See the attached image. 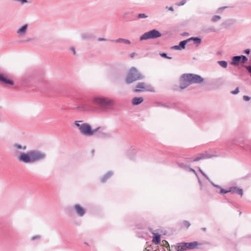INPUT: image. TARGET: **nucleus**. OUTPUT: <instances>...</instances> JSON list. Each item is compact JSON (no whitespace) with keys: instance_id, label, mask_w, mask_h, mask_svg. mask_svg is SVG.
Wrapping results in <instances>:
<instances>
[{"instance_id":"b1692460","label":"nucleus","mask_w":251,"mask_h":251,"mask_svg":"<svg viewBox=\"0 0 251 251\" xmlns=\"http://www.w3.org/2000/svg\"><path fill=\"white\" fill-rule=\"evenodd\" d=\"M221 19V17L220 16L215 15L212 19V21L213 22H216L219 20Z\"/></svg>"},{"instance_id":"4c0bfd02","label":"nucleus","mask_w":251,"mask_h":251,"mask_svg":"<svg viewBox=\"0 0 251 251\" xmlns=\"http://www.w3.org/2000/svg\"><path fill=\"white\" fill-rule=\"evenodd\" d=\"M71 50L73 51L74 54H75V51L74 48H71Z\"/></svg>"},{"instance_id":"39448f33","label":"nucleus","mask_w":251,"mask_h":251,"mask_svg":"<svg viewBox=\"0 0 251 251\" xmlns=\"http://www.w3.org/2000/svg\"><path fill=\"white\" fill-rule=\"evenodd\" d=\"M99 128L92 129L91 126L88 124H82L81 125L80 132L85 135L91 136L98 130Z\"/></svg>"},{"instance_id":"4468645a","label":"nucleus","mask_w":251,"mask_h":251,"mask_svg":"<svg viewBox=\"0 0 251 251\" xmlns=\"http://www.w3.org/2000/svg\"><path fill=\"white\" fill-rule=\"evenodd\" d=\"M176 251H185L187 250L185 243H181L178 244V246L176 247Z\"/></svg>"},{"instance_id":"9b49d317","label":"nucleus","mask_w":251,"mask_h":251,"mask_svg":"<svg viewBox=\"0 0 251 251\" xmlns=\"http://www.w3.org/2000/svg\"><path fill=\"white\" fill-rule=\"evenodd\" d=\"M191 78L193 83H199L203 81V79L201 76L197 75L191 74Z\"/></svg>"},{"instance_id":"37998d69","label":"nucleus","mask_w":251,"mask_h":251,"mask_svg":"<svg viewBox=\"0 0 251 251\" xmlns=\"http://www.w3.org/2000/svg\"><path fill=\"white\" fill-rule=\"evenodd\" d=\"M191 171L192 172H193L194 173H195V174L196 173V171H195L194 169H191Z\"/></svg>"},{"instance_id":"ea45409f","label":"nucleus","mask_w":251,"mask_h":251,"mask_svg":"<svg viewBox=\"0 0 251 251\" xmlns=\"http://www.w3.org/2000/svg\"><path fill=\"white\" fill-rule=\"evenodd\" d=\"M169 10H171V11H174V8H173V7H169Z\"/></svg>"},{"instance_id":"c756f323","label":"nucleus","mask_w":251,"mask_h":251,"mask_svg":"<svg viewBox=\"0 0 251 251\" xmlns=\"http://www.w3.org/2000/svg\"><path fill=\"white\" fill-rule=\"evenodd\" d=\"M239 88H238V87H237V88H236V89H235L234 91H232V92H231V93H232V94H236L238 93H239Z\"/></svg>"},{"instance_id":"f257e3e1","label":"nucleus","mask_w":251,"mask_h":251,"mask_svg":"<svg viewBox=\"0 0 251 251\" xmlns=\"http://www.w3.org/2000/svg\"><path fill=\"white\" fill-rule=\"evenodd\" d=\"M14 147L15 148L14 150L15 156L19 161L25 163L35 162L43 159L45 157L44 153L36 150L30 151L26 153L21 152L19 151L22 149L26 150V146H22L19 144H15Z\"/></svg>"},{"instance_id":"a19ab883","label":"nucleus","mask_w":251,"mask_h":251,"mask_svg":"<svg viewBox=\"0 0 251 251\" xmlns=\"http://www.w3.org/2000/svg\"><path fill=\"white\" fill-rule=\"evenodd\" d=\"M98 40H99V41H105V39H104V38H99V39H98Z\"/></svg>"},{"instance_id":"473e14b6","label":"nucleus","mask_w":251,"mask_h":251,"mask_svg":"<svg viewBox=\"0 0 251 251\" xmlns=\"http://www.w3.org/2000/svg\"><path fill=\"white\" fill-rule=\"evenodd\" d=\"M160 55H161V56H163V57H166V58H169V59L171 58V57H167V54L165 53H161V54H160Z\"/></svg>"},{"instance_id":"c9c22d12","label":"nucleus","mask_w":251,"mask_h":251,"mask_svg":"<svg viewBox=\"0 0 251 251\" xmlns=\"http://www.w3.org/2000/svg\"><path fill=\"white\" fill-rule=\"evenodd\" d=\"M135 54H136V53H135V52H133V53H131V54H130V57H131V58H133V57L135 56Z\"/></svg>"},{"instance_id":"ddd939ff","label":"nucleus","mask_w":251,"mask_h":251,"mask_svg":"<svg viewBox=\"0 0 251 251\" xmlns=\"http://www.w3.org/2000/svg\"><path fill=\"white\" fill-rule=\"evenodd\" d=\"M186 248L188 249H194L198 246L199 243L197 242H193L191 243H185Z\"/></svg>"},{"instance_id":"1a4fd4ad","label":"nucleus","mask_w":251,"mask_h":251,"mask_svg":"<svg viewBox=\"0 0 251 251\" xmlns=\"http://www.w3.org/2000/svg\"><path fill=\"white\" fill-rule=\"evenodd\" d=\"M181 81H185L189 85L192 84V79L191 78V74H184L181 77Z\"/></svg>"},{"instance_id":"393cba45","label":"nucleus","mask_w":251,"mask_h":251,"mask_svg":"<svg viewBox=\"0 0 251 251\" xmlns=\"http://www.w3.org/2000/svg\"><path fill=\"white\" fill-rule=\"evenodd\" d=\"M241 57V61L242 63H245L247 61L248 58L244 55L240 56Z\"/></svg>"},{"instance_id":"aec40b11","label":"nucleus","mask_w":251,"mask_h":251,"mask_svg":"<svg viewBox=\"0 0 251 251\" xmlns=\"http://www.w3.org/2000/svg\"><path fill=\"white\" fill-rule=\"evenodd\" d=\"M113 41L115 43L123 42L126 44H130V42L129 40H126V39H121V38H119V39L116 40L115 41Z\"/></svg>"},{"instance_id":"e433bc0d","label":"nucleus","mask_w":251,"mask_h":251,"mask_svg":"<svg viewBox=\"0 0 251 251\" xmlns=\"http://www.w3.org/2000/svg\"><path fill=\"white\" fill-rule=\"evenodd\" d=\"M250 52V49H246L245 50V52L246 53H247V54H249Z\"/></svg>"},{"instance_id":"7c9ffc66","label":"nucleus","mask_w":251,"mask_h":251,"mask_svg":"<svg viewBox=\"0 0 251 251\" xmlns=\"http://www.w3.org/2000/svg\"><path fill=\"white\" fill-rule=\"evenodd\" d=\"M243 99L246 101H248L250 100V98L247 96H244L243 97Z\"/></svg>"},{"instance_id":"6ab92c4d","label":"nucleus","mask_w":251,"mask_h":251,"mask_svg":"<svg viewBox=\"0 0 251 251\" xmlns=\"http://www.w3.org/2000/svg\"><path fill=\"white\" fill-rule=\"evenodd\" d=\"M200 160L204 159L206 158H209L211 157V155L208 154L207 153H201L198 155Z\"/></svg>"},{"instance_id":"0eeeda50","label":"nucleus","mask_w":251,"mask_h":251,"mask_svg":"<svg viewBox=\"0 0 251 251\" xmlns=\"http://www.w3.org/2000/svg\"><path fill=\"white\" fill-rule=\"evenodd\" d=\"M191 40H194L196 42H197L198 43L200 44L201 43V39L197 37H192L190 38L187 40H184L182 41H181L178 46H175L172 47V49L175 50H181L182 49H184L185 48V45L188 42L191 41Z\"/></svg>"},{"instance_id":"6e6552de","label":"nucleus","mask_w":251,"mask_h":251,"mask_svg":"<svg viewBox=\"0 0 251 251\" xmlns=\"http://www.w3.org/2000/svg\"><path fill=\"white\" fill-rule=\"evenodd\" d=\"M0 81L4 84L13 85V81L10 79L6 75L3 74H0Z\"/></svg>"},{"instance_id":"2f4dec72","label":"nucleus","mask_w":251,"mask_h":251,"mask_svg":"<svg viewBox=\"0 0 251 251\" xmlns=\"http://www.w3.org/2000/svg\"><path fill=\"white\" fill-rule=\"evenodd\" d=\"M200 160H201L199 159V157H198V155L197 156H196L193 159V161H194V162L198 161H200Z\"/></svg>"},{"instance_id":"c03bdc74","label":"nucleus","mask_w":251,"mask_h":251,"mask_svg":"<svg viewBox=\"0 0 251 251\" xmlns=\"http://www.w3.org/2000/svg\"><path fill=\"white\" fill-rule=\"evenodd\" d=\"M85 244L87 245V246H89L88 244V243H85Z\"/></svg>"},{"instance_id":"c85d7f7f","label":"nucleus","mask_w":251,"mask_h":251,"mask_svg":"<svg viewBox=\"0 0 251 251\" xmlns=\"http://www.w3.org/2000/svg\"><path fill=\"white\" fill-rule=\"evenodd\" d=\"M183 225L187 228H188L190 225V223L187 221H184L183 223Z\"/></svg>"},{"instance_id":"58836bf2","label":"nucleus","mask_w":251,"mask_h":251,"mask_svg":"<svg viewBox=\"0 0 251 251\" xmlns=\"http://www.w3.org/2000/svg\"><path fill=\"white\" fill-rule=\"evenodd\" d=\"M144 251H152L151 247H149L148 249L146 248Z\"/></svg>"},{"instance_id":"9d476101","label":"nucleus","mask_w":251,"mask_h":251,"mask_svg":"<svg viewBox=\"0 0 251 251\" xmlns=\"http://www.w3.org/2000/svg\"><path fill=\"white\" fill-rule=\"evenodd\" d=\"M75 209L76 213L80 216H82L85 212V210L81 207L79 204H76L74 206Z\"/></svg>"},{"instance_id":"7ed1b4c3","label":"nucleus","mask_w":251,"mask_h":251,"mask_svg":"<svg viewBox=\"0 0 251 251\" xmlns=\"http://www.w3.org/2000/svg\"><path fill=\"white\" fill-rule=\"evenodd\" d=\"M93 102L94 104L101 106H106L112 104V100L103 97H95L93 99Z\"/></svg>"},{"instance_id":"f3484780","label":"nucleus","mask_w":251,"mask_h":251,"mask_svg":"<svg viewBox=\"0 0 251 251\" xmlns=\"http://www.w3.org/2000/svg\"><path fill=\"white\" fill-rule=\"evenodd\" d=\"M241 61V57L240 56H236L233 57L231 64L233 65H237Z\"/></svg>"},{"instance_id":"72a5a7b5","label":"nucleus","mask_w":251,"mask_h":251,"mask_svg":"<svg viewBox=\"0 0 251 251\" xmlns=\"http://www.w3.org/2000/svg\"><path fill=\"white\" fill-rule=\"evenodd\" d=\"M75 125L77 127H78L79 129V130H80V128H81V124H79V123H78V122H75Z\"/></svg>"},{"instance_id":"2eb2a0df","label":"nucleus","mask_w":251,"mask_h":251,"mask_svg":"<svg viewBox=\"0 0 251 251\" xmlns=\"http://www.w3.org/2000/svg\"><path fill=\"white\" fill-rule=\"evenodd\" d=\"M143 101V98L142 97H135L132 100V104L133 105H137Z\"/></svg>"},{"instance_id":"423d86ee","label":"nucleus","mask_w":251,"mask_h":251,"mask_svg":"<svg viewBox=\"0 0 251 251\" xmlns=\"http://www.w3.org/2000/svg\"><path fill=\"white\" fill-rule=\"evenodd\" d=\"M134 91L135 92L140 91L154 92V89L150 85H147L144 82H139L137 84L136 89Z\"/></svg>"},{"instance_id":"a211bd4d","label":"nucleus","mask_w":251,"mask_h":251,"mask_svg":"<svg viewBox=\"0 0 251 251\" xmlns=\"http://www.w3.org/2000/svg\"><path fill=\"white\" fill-rule=\"evenodd\" d=\"M160 235L158 234H155L153 239L152 242L156 245H158L160 243Z\"/></svg>"},{"instance_id":"f03ea898","label":"nucleus","mask_w":251,"mask_h":251,"mask_svg":"<svg viewBox=\"0 0 251 251\" xmlns=\"http://www.w3.org/2000/svg\"><path fill=\"white\" fill-rule=\"evenodd\" d=\"M143 78V76L134 67L131 68L128 72L125 82L127 84L132 83Z\"/></svg>"},{"instance_id":"f8f14e48","label":"nucleus","mask_w":251,"mask_h":251,"mask_svg":"<svg viewBox=\"0 0 251 251\" xmlns=\"http://www.w3.org/2000/svg\"><path fill=\"white\" fill-rule=\"evenodd\" d=\"M229 191H230V192H232V193L238 194L241 196H242L243 195V190L236 187H230L229 189Z\"/></svg>"},{"instance_id":"412c9836","label":"nucleus","mask_w":251,"mask_h":251,"mask_svg":"<svg viewBox=\"0 0 251 251\" xmlns=\"http://www.w3.org/2000/svg\"><path fill=\"white\" fill-rule=\"evenodd\" d=\"M218 64L223 68H226L227 66V62L225 61H218Z\"/></svg>"},{"instance_id":"a878e982","label":"nucleus","mask_w":251,"mask_h":251,"mask_svg":"<svg viewBox=\"0 0 251 251\" xmlns=\"http://www.w3.org/2000/svg\"><path fill=\"white\" fill-rule=\"evenodd\" d=\"M219 188L220 189V191L219 192V193H220L221 194H226L227 193L230 192V191H229V190H224L220 187H219Z\"/></svg>"},{"instance_id":"f704fd0d","label":"nucleus","mask_w":251,"mask_h":251,"mask_svg":"<svg viewBox=\"0 0 251 251\" xmlns=\"http://www.w3.org/2000/svg\"><path fill=\"white\" fill-rule=\"evenodd\" d=\"M200 187H200L201 190H203V186H202V184L201 181H200Z\"/></svg>"},{"instance_id":"cd10ccee","label":"nucleus","mask_w":251,"mask_h":251,"mask_svg":"<svg viewBox=\"0 0 251 251\" xmlns=\"http://www.w3.org/2000/svg\"><path fill=\"white\" fill-rule=\"evenodd\" d=\"M138 17L139 18H147L148 16L146 15L145 14H139Z\"/></svg>"},{"instance_id":"dca6fc26","label":"nucleus","mask_w":251,"mask_h":251,"mask_svg":"<svg viewBox=\"0 0 251 251\" xmlns=\"http://www.w3.org/2000/svg\"><path fill=\"white\" fill-rule=\"evenodd\" d=\"M27 27V24L24 25L23 26H22L20 29H19L17 30V33L18 34H21V35L24 34L26 30Z\"/></svg>"},{"instance_id":"4be33fe9","label":"nucleus","mask_w":251,"mask_h":251,"mask_svg":"<svg viewBox=\"0 0 251 251\" xmlns=\"http://www.w3.org/2000/svg\"><path fill=\"white\" fill-rule=\"evenodd\" d=\"M188 86H189V85L188 84H187V83H186L185 81H182L181 80V82L180 84V88L181 89H183Z\"/></svg>"},{"instance_id":"20e7f679","label":"nucleus","mask_w":251,"mask_h":251,"mask_svg":"<svg viewBox=\"0 0 251 251\" xmlns=\"http://www.w3.org/2000/svg\"><path fill=\"white\" fill-rule=\"evenodd\" d=\"M161 36V34L157 30L153 29L147 32L140 37V40L154 39Z\"/></svg>"},{"instance_id":"5701e85b","label":"nucleus","mask_w":251,"mask_h":251,"mask_svg":"<svg viewBox=\"0 0 251 251\" xmlns=\"http://www.w3.org/2000/svg\"><path fill=\"white\" fill-rule=\"evenodd\" d=\"M162 243L163 246L166 247L168 250L170 251V247L169 244L167 241L164 240L162 241Z\"/></svg>"},{"instance_id":"bb28decb","label":"nucleus","mask_w":251,"mask_h":251,"mask_svg":"<svg viewBox=\"0 0 251 251\" xmlns=\"http://www.w3.org/2000/svg\"><path fill=\"white\" fill-rule=\"evenodd\" d=\"M186 0H182L181 1H180L179 3H177L176 4L178 6H181L184 5L186 3Z\"/></svg>"},{"instance_id":"79ce46f5","label":"nucleus","mask_w":251,"mask_h":251,"mask_svg":"<svg viewBox=\"0 0 251 251\" xmlns=\"http://www.w3.org/2000/svg\"><path fill=\"white\" fill-rule=\"evenodd\" d=\"M22 3H25L26 2V0H20Z\"/></svg>"}]
</instances>
